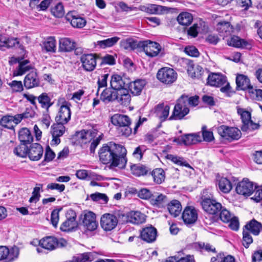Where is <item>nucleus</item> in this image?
I'll list each match as a JSON object with an SVG mask.
<instances>
[{"instance_id": "f257e3e1", "label": "nucleus", "mask_w": 262, "mask_h": 262, "mask_svg": "<svg viewBox=\"0 0 262 262\" xmlns=\"http://www.w3.org/2000/svg\"><path fill=\"white\" fill-rule=\"evenodd\" d=\"M126 155L124 146L111 142L104 144L99 151L100 161L104 164H110L111 168H124L127 162Z\"/></svg>"}, {"instance_id": "f03ea898", "label": "nucleus", "mask_w": 262, "mask_h": 262, "mask_svg": "<svg viewBox=\"0 0 262 262\" xmlns=\"http://www.w3.org/2000/svg\"><path fill=\"white\" fill-rule=\"evenodd\" d=\"M78 136L81 144H86L91 142L90 150L91 153H94L96 148L99 144L103 135L101 133L98 135V131L96 128L89 130H82L78 133Z\"/></svg>"}, {"instance_id": "7ed1b4c3", "label": "nucleus", "mask_w": 262, "mask_h": 262, "mask_svg": "<svg viewBox=\"0 0 262 262\" xmlns=\"http://www.w3.org/2000/svg\"><path fill=\"white\" fill-rule=\"evenodd\" d=\"M111 122L115 126L119 127V134L125 137H128L132 130L129 127L131 123L130 118L126 115L116 114L111 117Z\"/></svg>"}, {"instance_id": "20e7f679", "label": "nucleus", "mask_w": 262, "mask_h": 262, "mask_svg": "<svg viewBox=\"0 0 262 262\" xmlns=\"http://www.w3.org/2000/svg\"><path fill=\"white\" fill-rule=\"evenodd\" d=\"M207 83L216 87L222 86L220 91L225 94H229L231 91V86L227 81L226 77L220 73H211L208 76Z\"/></svg>"}, {"instance_id": "39448f33", "label": "nucleus", "mask_w": 262, "mask_h": 262, "mask_svg": "<svg viewBox=\"0 0 262 262\" xmlns=\"http://www.w3.org/2000/svg\"><path fill=\"white\" fill-rule=\"evenodd\" d=\"M156 76L157 79L162 83L166 85H171L176 81L178 74L173 69L169 67H163L158 70Z\"/></svg>"}, {"instance_id": "423d86ee", "label": "nucleus", "mask_w": 262, "mask_h": 262, "mask_svg": "<svg viewBox=\"0 0 262 262\" xmlns=\"http://www.w3.org/2000/svg\"><path fill=\"white\" fill-rule=\"evenodd\" d=\"M220 136L230 142L237 140L241 137V132L236 127L222 125L217 127Z\"/></svg>"}, {"instance_id": "0eeeda50", "label": "nucleus", "mask_w": 262, "mask_h": 262, "mask_svg": "<svg viewBox=\"0 0 262 262\" xmlns=\"http://www.w3.org/2000/svg\"><path fill=\"white\" fill-rule=\"evenodd\" d=\"M237 113L240 115L243 124L241 129L243 132L252 131L259 127L258 124L254 123L251 119V114L247 111L242 108H237Z\"/></svg>"}, {"instance_id": "6e6552de", "label": "nucleus", "mask_w": 262, "mask_h": 262, "mask_svg": "<svg viewBox=\"0 0 262 262\" xmlns=\"http://www.w3.org/2000/svg\"><path fill=\"white\" fill-rule=\"evenodd\" d=\"M71 104L64 101L60 106L58 112L55 117L56 122L66 124L71 118Z\"/></svg>"}, {"instance_id": "1a4fd4ad", "label": "nucleus", "mask_w": 262, "mask_h": 262, "mask_svg": "<svg viewBox=\"0 0 262 262\" xmlns=\"http://www.w3.org/2000/svg\"><path fill=\"white\" fill-rule=\"evenodd\" d=\"M203 210L209 214L218 215L222 208L221 203L215 200L209 198L204 199L202 201Z\"/></svg>"}, {"instance_id": "9d476101", "label": "nucleus", "mask_w": 262, "mask_h": 262, "mask_svg": "<svg viewBox=\"0 0 262 262\" xmlns=\"http://www.w3.org/2000/svg\"><path fill=\"white\" fill-rule=\"evenodd\" d=\"M189 112V108L183 101V99H178L175 105L171 115L169 118V120L182 119Z\"/></svg>"}, {"instance_id": "9b49d317", "label": "nucleus", "mask_w": 262, "mask_h": 262, "mask_svg": "<svg viewBox=\"0 0 262 262\" xmlns=\"http://www.w3.org/2000/svg\"><path fill=\"white\" fill-rule=\"evenodd\" d=\"M96 215L92 211H88L82 216V225L85 230L93 231L95 230L98 224L96 221Z\"/></svg>"}, {"instance_id": "f8f14e48", "label": "nucleus", "mask_w": 262, "mask_h": 262, "mask_svg": "<svg viewBox=\"0 0 262 262\" xmlns=\"http://www.w3.org/2000/svg\"><path fill=\"white\" fill-rule=\"evenodd\" d=\"M65 18L67 21L69 22L74 28H82L86 24L85 19L74 10L68 12Z\"/></svg>"}, {"instance_id": "ddd939ff", "label": "nucleus", "mask_w": 262, "mask_h": 262, "mask_svg": "<svg viewBox=\"0 0 262 262\" xmlns=\"http://www.w3.org/2000/svg\"><path fill=\"white\" fill-rule=\"evenodd\" d=\"M19 254L17 247H13L9 249L6 246H0V260H4L5 262H12Z\"/></svg>"}, {"instance_id": "4468645a", "label": "nucleus", "mask_w": 262, "mask_h": 262, "mask_svg": "<svg viewBox=\"0 0 262 262\" xmlns=\"http://www.w3.org/2000/svg\"><path fill=\"white\" fill-rule=\"evenodd\" d=\"M118 224V219L115 215L111 213L103 214L100 220V225L106 231L114 229Z\"/></svg>"}, {"instance_id": "2eb2a0df", "label": "nucleus", "mask_w": 262, "mask_h": 262, "mask_svg": "<svg viewBox=\"0 0 262 262\" xmlns=\"http://www.w3.org/2000/svg\"><path fill=\"white\" fill-rule=\"evenodd\" d=\"M254 184L247 178H244L239 182L236 187V192L245 196H250L254 192Z\"/></svg>"}, {"instance_id": "dca6fc26", "label": "nucleus", "mask_w": 262, "mask_h": 262, "mask_svg": "<svg viewBox=\"0 0 262 262\" xmlns=\"http://www.w3.org/2000/svg\"><path fill=\"white\" fill-rule=\"evenodd\" d=\"M141 46L146 55L151 57L157 56L161 50V47L158 43L150 40L141 42Z\"/></svg>"}, {"instance_id": "f3484780", "label": "nucleus", "mask_w": 262, "mask_h": 262, "mask_svg": "<svg viewBox=\"0 0 262 262\" xmlns=\"http://www.w3.org/2000/svg\"><path fill=\"white\" fill-rule=\"evenodd\" d=\"M64 125V124L56 122L51 126L52 145H57L60 143L59 138L63 135L66 131Z\"/></svg>"}, {"instance_id": "a211bd4d", "label": "nucleus", "mask_w": 262, "mask_h": 262, "mask_svg": "<svg viewBox=\"0 0 262 262\" xmlns=\"http://www.w3.org/2000/svg\"><path fill=\"white\" fill-rule=\"evenodd\" d=\"M67 220L62 223L60 229L62 231L72 230L77 225L76 222V214L73 210H69L66 214Z\"/></svg>"}, {"instance_id": "6ab92c4d", "label": "nucleus", "mask_w": 262, "mask_h": 262, "mask_svg": "<svg viewBox=\"0 0 262 262\" xmlns=\"http://www.w3.org/2000/svg\"><path fill=\"white\" fill-rule=\"evenodd\" d=\"M182 217L185 224H193L198 220V210L193 206H187L182 213Z\"/></svg>"}, {"instance_id": "aec40b11", "label": "nucleus", "mask_w": 262, "mask_h": 262, "mask_svg": "<svg viewBox=\"0 0 262 262\" xmlns=\"http://www.w3.org/2000/svg\"><path fill=\"white\" fill-rule=\"evenodd\" d=\"M97 57L94 54H83L80 57L82 67L86 71H93L97 64Z\"/></svg>"}, {"instance_id": "412c9836", "label": "nucleus", "mask_w": 262, "mask_h": 262, "mask_svg": "<svg viewBox=\"0 0 262 262\" xmlns=\"http://www.w3.org/2000/svg\"><path fill=\"white\" fill-rule=\"evenodd\" d=\"M169 200L166 195L158 192L153 194L151 199L149 201L152 206L158 208H165Z\"/></svg>"}, {"instance_id": "4be33fe9", "label": "nucleus", "mask_w": 262, "mask_h": 262, "mask_svg": "<svg viewBox=\"0 0 262 262\" xmlns=\"http://www.w3.org/2000/svg\"><path fill=\"white\" fill-rule=\"evenodd\" d=\"M174 141H178V143L180 144H183L188 146L201 142L202 136L200 133L188 134L181 136L180 138L176 139Z\"/></svg>"}, {"instance_id": "5701e85b", "label": "nucleus", "mask_w": 262, "mask_h": 262, "mask_svg": "<svg viewBox=\"0 0 262 262\" xmlns=\"http://www.w3.org/2000/svg\"><path fill=\"white\" fill-rule=\"evenodd\" d=\"M24 84L27 89L38 86L40 80L36 71H32L28 73L25 77Z\"/></svg>"}, {"instance_id": "b1692460", "label": "nucleus", "mask_w": 262, "mask_h": 262, "mask_svg": "<svg viewBox=\"0 0 262 262\" xmlns=\"http://www.w3.org/2000/svg\"><path fill=\"white\" fill-rule=\"evenodd\" d=\"M140 237L147 243H152L156 239L157 230L152 226L145 227L140 232Z\"/></svg>"}, {"instance_id": "393cba45", "label": "nucleus", "mask_w": 262, "mask_h": 262, "mask_svg": "<svg viewBox=\"0 0 262 262\" xmlns=\"http://www.w3.org/2000/svg\"><path fill=\"white\" fill-rule=\"evenodd\" d=\"M216 29L220 35L223 37L230 35L233 31V26L227 21L219 22L216 26Z\"/></svg>"}, {"instance_id": "a878e982", "label": "nucleus", "mask_w": 262, "mask_h": 262, "mask_svg": "<svg viewBox=\"0 0 262 262\" xmlns=\"http://www.w3.org/2000/svg\"><path fill=\"white\" fill-rule=\"evenodd\" d=\"M170 107L163 103L157 105L154 108V113L161 122L166 120L169 114Z\"/></svg>"}, {"instance_id": "bb28decb", "label": "nucleus", "mask_w": 262, "mask_h": 262, "mask_svg": "<svg viewBox=\"0 0 262 262\" xmlns=\"http://www.w3.org/2000/svg\"><path fill=\"white\" fill-rule=\"evenodd\" d=\"M5 47L7 48H18L23 49L17 38H7L0 34V49Z\"/></svg>"}, {"instance_id": "cd10ccee", "label": "nucleus", "mask_w": 262, "mask_h": 262, "mask_svg": "<svg viewBox=\"0 0 262 262\" xmlns=\"http://www.w3.org/2000/svg\"><path fill=\"white\" fill-rule=\"evenodd\" d=\"M43 148L38 143L33 144L29 149L28 155L32 161L39 160L43 154Z\"/></svg>"}, {"instance_id": "c85d7f7f", "label": "nucleus", "mask_w": 262, "mask_h": 262, "mask_svg": "<svg viewBox=\"0 0 262 262\" xmlns=\"http://www.w3.org/2000/svg\"><path fill=\"white\" fill-rule=\"evenodd\" d=\"M39 245L42 248L52 251L57 248V238L54 236H46L38 242Z\"/></svg>"}, {"instance_id": "c756f323", "label": "nucleus", "mask_w": 262, "mask_h": 262, "mask_svg": "<svg viewBox=\"0 0 262 262\" xmlns=\"http://www.w3.org/2000/svg\"><path fill=\"white\" fill-rule=\"evenodd\" d=\"M117 92L111 86L106 88L100 95V99L105 103L114 101L117 98Z\"/></svg>"}, {"instance_id": "7c9ffc66", "label": "nucleus", "mask_w": 262, "mask_h": 262, "mask_svg": "<svg viewBox=\"0 0 262 262\" xmlns=\"http://www.w3.org/2000/svg\"><path fill=\"white\" fill-rule=\"evenodd\" d=\"M127 222L139 224L145 221V215L140 211H130L125 216Z\"/></svg>"}, {"instance_id": "2f4dec72", "label": "nucleus", "mask_w": 262, "mask_h": 262, "mask_svg": "<svg viewBox=\"0 0 262 262\" xmlns=\"http://www.w3.org/2000/svg\"><path fill=\"white\" fill-rule=\"evenodd\" d=\"M146 82L143 79H137L134 81L130 82L128 88L130 92L135 96L140 95L142 90L145 86Z\"/></svg>"}, {"instance_id": "473e14b6", "label": "nucleus", "mask_w": 262, "mask_h": 262, "mask_svg": "<svg viewBox=\"0 0 262 262\" xmlns=\"http://www.w3.org/2000/svg\"><path fill=\"white\" fill-rule=\"evenodd\" d=\"M116 101L121 105L127 106L129 104L131 96L127 89H121L117 92Z\"/></svg>"}, {"instance_id": "72a5a7b5", "label": "nucleus", "mask_w": 262, "mask_h": 262, "mask_svg": "<svg viewBox=\"0 0 262 262\" xmlns=\"http://www.w3.org/2000/svg\"><path fill=\"white\" fill-rule=\"evenodd\" d=\"M236 83L237 87L242 90H248V92L250 90L252 85L250 83V81L249 78L244 75L239 74L237 75L236 78Z\"/></svg>"}, {"instance_id": "f704fd0d", "label": "nucleus", "mask_w": 262, "mask_h": 262, "mask_svg": "<svg viewBox=\"0 0 262 262\" xmlns=\"http://www.w3.org/2000/svg\"><path fill=\"white\" fill-rule=\"evenodd\" d=\"M246 231H249L253 235H257L262 230V224L255 219H253L245 226Z\"/></svg>"}, {"instance_id": "c9c22d12", "label": "nucleus", "mask_w": 262, "mask_h": 262, "mask_svg": "<svg viewBox=\"0 0 262 262\" xmlns=\"http://www.w3.org/2000/svg\"><path fill=\"white\" fill-rule=\"evenodd\" d=\"M166 206L169 213L174 217L178 216L182 211L181 203L177 200L169 201Z\"/></svg>"}, {"instance_id": "e433bc0d", "label": "nucleus", "mask_w": 262, "mask_h": 262, "mask_svg": "<svg viewBox=\"0 0 262 262\" xmlns=\"http://www.w3.org/2000/svg\"><path fill=\"white\" fill-rule=\"evenodd\" d=\"M18 138L21 143L30 144L33 140L30 130L26 128H22L18 133Z\"/></svg>"}, {"instance_id": "4c0bfd02", "label": "nucleus", "mask_w": 262, "mask_h": 262, "mask_svg": "<svg viewBox=\"0 0 262 262\" xmlns=\"http://www.w3.org/2000/svg\"><path fill=\"white\" fill-rule=\"evenodd\" d=\"M125 83V81L120 75L113 74L111 76L110 85L115 90L118 91L119 90H121V89H124Z\"/></svg>"}, {"instance_id": "58836bf2", "label": "nucleus", "mask_w": 262, "mask_h": 262, "mask_svg": "<svg viewBox=\"0 0 262 262\" xmlns=\"http://www.w3.org/2000/svg\"><path fill=\"white\" fill-rule=\"evenodd\" d=\"M187 72L191 77L199 79L202 78L205 71L201 66L192 64L188 67Z\"/></svg>"}, {"instance_id": "ea45409f", "label": "nucleus", "mask_w": 262, "mask_h": 262, "mask_svg": "<svg viewBox=\"0 0 262 262\" xmlns=\"http://www.w3.org/2000/svg\"><path fill=\"white\" fill-rule=\"evenodd\" d=\"M75 48V42L69 38H62L59 40V50L62 52H70Z\"/></svg>"}, {"instance_id": "a19ab883", "label": "nucleus", "mask_w": 262, "mask_h": 262, "mask_svg": "<svg viewBox=\"0 0 262 262\" xmlns=\"http://www.w3.org/2000/svg\"><path fill=\"white\" fill-rule=\"evenodd\" d=\"M193 20L192 14L189 12H183L181 13L177 17V21L182 26H188Z\"/></svg>"}, {"instance_id": "79ce46f5", "label": "nucleus", "mask_w": 262, "mask_h": 262, "mask_svg": "<svg viewBox=\"0 0 262 262\" xmlns=\"http://www.w3.org/2000/svg\"><path fill=\"white\" fill-rule=\"evenodd\" d=\"M154 182L157 184H162L165 179V172L162 168H156L151 172Z\"/></svg>"}, {"instance_id": "37998d69", "label": "nucleus", "mask_w": 262, "mask_h": 262, "mask_svg": "<svg viewBox=\"0 0 262 262\" xmlns=\"http://www.w3.org/2000/svg\"><path fill=\"white\" fill-rule=\"evenodd\" d=\"M132 173L135 176L140 177L147 174L149 169L141 164H134L130 166Z\"/></svg>"}, {"instance_id": "c03bdc74", "label": "nucleus", "mask_w": 262, "mask_h": 262, "mask_svg": "<svg viewBox=\"0 0 262 262\" xmlns=\"http://www.w3.org/2000/svg\"><path fill=\"white\" fill-rule=\"evenodd\" d=\"M218 186L219 189L225 193L229 192L232 188L230 181L227 178L224 177L219 179Z\"/></svg>"}, {"instance_id": "a18cd8bd", "label": "nucleus", "mask_w": 262, "mask_h": 262, "mask_svg": "<svg viewBox=\"0 0 262 262\" xmlns=\"http://www.w3.org/2000/svg\"><path fill=\"white\" fill-rule=\"evenodd\" d=\"M37 100L41 106L43 108L48 110L53 105V103L51 101V98L46 93H43L39 95L37 97Z\"/></svg>"}, {"instance_id": "49530a36", "label": "nucleus", "mask_w": 262, "mask_h": 262, "mask_svg": "<svg viewBox=\"0 0 262 262\" xmlns=\"http://www.w3.org/2000/svg\"><path fill=\"white\" fill-rule=\"evenodd\" d=\"M119 39V37L115 36L103 40L98 41L97 45L102 48L111 47L115 45Z\"/></svg>"}, {"instance_id": "de8ad7c7", "label": "nucleus", "mask_w": 262, "mask_h": 262, "mask_svg": "<svg viewBox=\"0 0 262 262\" xmlns=\"http://www.w3.org/2000/svg\"><path fill=\"white\" fill-rule=\"evenodd\" d=\"M162 6L155 4H147L141 7V10L149 14H158L161 11Z\"/></svg>"}, {"instance_id": "09e8293b", "label": "nucleus", "mask_w": 262, "mask_h": 262, "mask_svg": "<svg viewBox=\"0 0 262 262\" xmlns=\"http://www.w3.org/2000/svg\"><path fill=\"white\" fill-rule=\"evenodd\" d=\"M0 125L5 128L13 129L14 125L12 121V116L5 115L3 116L0 120Z\"/></svg>"}, {"instance_id": "8fccbe9b", "label": "nucleus", "mask_w": 262, "mask_h": 262, "mask_svg": "<svg viewBox=\"0 0 262 262\" xmlns=\"http://www.w3.org/2000/svg\"><path fill=\"white\" fill-rule=\"evenodd\" d=\"M227 44L229 46L236 48H241L246 45V42L239 38L238 36H233L230 39L227 40Z\"/></svg>"}, {"instance_id": "3c124183", "label": "nucleus", "mask_w": 262, "mask_h": 262, "mask_svg": "<svg viewBox=\"0 0 262 262\" xmlns=\"http://www.w3.org/2000/svg\"><path fill=\"white\" fill-rule=\"evenodd\" d=\"M44 49L47 52H55L56 40L53 37H50L44 42Z\"/></svg>"}, {"instance_id": "603ef678", "label": "nucleus", "mask_w": 262, "mask_h": 262, "mask_svg": "<svg viewBox=\"0 0 262 262\" xmlns=\"http://www.w3.org/2000/svg\"><path fill=\"white\" fill-rule=\"evenodd\" d=\"M28 63L29 61L28 60H25L20 62L15 74L16 75H22L26 72L29 71L31 69V66L28 65Z\"/></svg>"}, {"instance_id": "864d4df0", "label": "nucleus", "mask_w": 262, "mask_h": 262, "mask_svg": "<svg viewBox=\"0 0 262 262\" xmlns=\"http://www.w3.org/2000/svg\"><path fill=\"white\" fill-rule=\"evenodd\" d=\"M26 145L27 144L21 143L20 145L14 148V153L19 157L22 158L26 157L28 155L29 151V149Z\"/></svg>"}, {"instance_id": "5fc2aeb1", "label": "nucleus", "mask_w": 262, "mask_h": 262, "mask_svg": "<svg viewBox=\"0 0 262 262\" xmlns=\"http://www.w3.org/2000/svg\"><path fill=\"white\" fill-rule=\"evenodd\" d=\"M181 99H183L185 104L188 107V105L196 106L198 104L199 97L197 96L188 97L187 96L182 95Z\"/></svg>"}, {"instance_id": "6e6d98bb", "label": "nucleus", "mask_w": 262, "mask_h": 262, "mask_svg": "<svg viewBox=\"0 0 262 262\" xmlns=\"http://www.w3.org/2000/svg\"><path fill=\"white\" fill-rule=\"evenodd\" d=\"M42 187V185L38 184L36 185V186L34 188L32 195L30 198L29 202L30 203H36L40 198V190Z\"/></svg>"}, {"instance_id": "4d7b16f0", "label": "nucleus", "mask_w": 262, "mask_h": 262, "mask_svg": "<svg viewBox=\"0 0 262 262\" xmlns=\"http://www.w3.org/2000/svg\"><path fill=\"white\" fill-rule=\"evenodd\" d=\"M165 157L167 159L171 160L174 163H176L178 165H184L186 167H190V165L188 163H186L185 161H183V159L182 158L179 157L171 154L167 155Z\"/></svg>"}, {"instance_id": "13d9d810", "label": "nucleus", "mask_w": 262, "mask_h": 262, "mask_svg": "<svg viewBox=\"0 0 262 262\" xmlns=\"http://www.w3.org/2000/svg\"><path fill=\"white\" fill-rule=\"evenodd\" d=\"M120 45L122 48L125 50H134L137 46V42L128 38L122 40L120 42Z\"/></svg>"}, {"instance_id": "bf43d9fd", "label": "nucleus", "mask_w": 262, "mask_h": 262, "mask_svg": "<svg viewBox=\"0 0 262 262\" xmlns=\"http://www.w3.org/2000/svg\"><path fill=\"white\" fill-rule=\"evenodd\" d=\"M52 14L56 17L61 18L64 14V7L62 3H58L52 10Z\"/></svg>"}, {"instance_id": "052dcab7", "label": "nucleus", "mask_w": 262, "mask_h": 262, "mask_svg": "<svg viewBox=\"0 0 262 262\" xmlns=\"http://www.w3.org/2000/svg\"><path fill=\"white\" fill-rule=\"evenodd\" d=\"M243 245L246 248H247L253 242V238L250 233L245 229L243 230Z\"/></svg>"}, {"instance_id": "680f3d73", "label": "nucleus", "mask_w": 262, "mask_h": 262, "mask_svg": "<svg viewBox=\"0 0 262 262\" xmlns=\"http://www.w3.org/2000/svg\"><path fill=\"white\" fill-rule=\"evenodd\" d=\"M219 213L221 220L225 223H228L230 220H231L232 218L231 213L229 211H228L227 209L223 206Z\"/></svg>"}, {"instance_id": "e2e57ef3", "label": "nucleus", "mask_w": 262, "mask_h": 262, "mask_svg": "<svg viewBox=\"0 0 262 262\" xmlns=\"http://www.w3.org/2000/svg\"><path fill=\"white\" fill-rule=\"evenodd\" d=\"M61 208L56 209L52 211L51 214V222L54 227H56L59 221V213L61 210Z\"/></svg>"}, {"instance_id": "0e129e2a", "label": "nucleus", "mask_w": 262, "mask_h": 262, "mask_svg": "<svg viewBox=\"0 0 262 262\" xmlns=\"http://www.w3.org/2000/svg\"><path fill=\"white\" fill-rule=\"evenodd\" d=\"M90 198L93 201L96 202L102 200L104 203H106L108 201L107 196L105 194L99 192L91 194Z\"/></svg>"}, {"instance_id": "69168bd1", "label": "nucleus", "mask_w": 262, "mask_h": 262, "mask_svg": "<svg viewBox=\"0 0 262 262\" xmlns=\"http://www.w3.org/2000/svg\"><path fill=\"white\" fill-rule=\"evenodd\" d=\"M91 255L90 253H84L74 257V259L75 262H90L92 261Z\"/></svg>"}, {"instance_id": "338daca9", "label": "nucleus", "mask_w": 262, "mask_h": 262, "mask_svg": "<svg viewBox=\"0 0 262 262\" xmlns=\"http://www.w3.org/2000/svg\"><path fill=\"white\" fill-rule=\"evenodd\" d=\"M138 195L139 198L144 200H149L151 199L153 194L151 193V191L146 188L141 189L138 192Z\"/></svg>"}, {"instance_id": "774afa93", "label": "nucleus", "mask_w": 262, "mask_h": 262, "mask_svg": "<svg viewBox=\"0 0 262 262\" xmlns=\"http://www.w3.org/2000/svg\"><path fill=\"white\" fill-rule=\"evenodd\" d=\"M202 135L203 136V140L205 141L211 142L214 139L213 133L212 132L206 130L205 126H203L202 127Z\"/></svg>"}]
</instances>
